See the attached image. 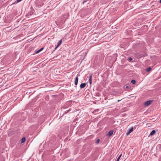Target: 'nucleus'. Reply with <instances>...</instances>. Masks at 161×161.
Masks as SVG:
<instances>
[{
	"instance_id": "nucleus-1",
	"label": "nucleus",
	"mask_w": 161,
	"mask_h": 161,
	"mask_svg": "<svg viewBox=\"0 0 161 161\" xmlns=\"http://www.w3.org/2000/svg\"><path fill=\"white\" fill-rule=\"evenodd\" d=\"M153 101L152 100H148L145 103L144 105L145 106H148L150 104H151L152 102Z\"/></svg>"
},
{
	"instance_id": "nucleus-2",
	"label": "nucleus",
	"mask_w": 161,
	"mask_h": 161,
	"mask_svg": "<svg viewBox=\"0 0 161 161\" xmlns=\"http://www.w3.org/2000/svg\"><path fill=\"white\" fill-rule=\"evenodd\" d=\"M133 127L131 128L129 130L127 131V132L126 133V135L128 136V135L130 133H131L133 131Z\"/></svg>"
},
{
	"instance_id": "nucleus-3",
	"label": "nucleus",
	"mask_w": 161,
	"mask_h": 161,
	"mask_svg": "<svg viewBox=\"0 0 161 161\" xmlns=\"http://www.w3.org/2000/svg\"><path fill=\"white\" fill-rule=\"evenodd\" d=\"M62 42V40H59L57 44V45L56 47H55V49H56L57 48H58L61 44Z\"/></svg>"
},
{
	"instance_id": "nucleus-4",
	"label": "nucleus",
	"mask_w": 161,
	"mask_h": 161,
	"mask_svg": "<svg viewBox=\"0 0 161 161\" xmlns=\"http://www.w3.org/2000/svg\"><path fill=\"white\" fill-rule=\"evenodd\" d=\"M89 80L90 84L91 85L92 83V74L91 75H90Z\"/></svg>"
},
{
	"instance_id": "nucleus-5",
	"label": "nucleus",
	"mask_w": 161,
	"mask_h": 161,
	"mask_svg": "<svg viewBox=\"0 0 161 161\" xmlns=\"http://www.w3.org/2000/svg\"><path fill=\"white\" fill-rule=\"evenodd\" d=\"M86 83H82L80 84V87L81 88H84L86 86Z\"/></svg>"
},
{
	"instance_id": "nucleus-6",
	"label": "nucleus",
	"mask_w": 161,
	"mask_h": 161,
	"mask_svg": "<svg viewBox=\"0 0 161 161\" xmlns=\"http://www.w3.org/2000/svg\"><path fill=\"white\" fill-rule=\"evenodd\" d=\"M78 77L77 76L75 78V85H77L78 82Z\"/></svg>"
},
{
	"instance_id": "nucleus-7",
	"label": "nucleus",
	"mask_w": 161,
	"mask_h": 161,
	"mask_svg": "<svg viewBox=\"0 0 161 161\" xmlns=\"http://www.w3.org/2000/svg\"><path fill=\"white\" fill-rule=\"evenodd\" d=\"M113 133V130L110 131L108 133V135L109 136H111Z\"/></svg>"
},
{
	"instance_id": "nucleus-8",
	"label": "nucleus",
	"mask_w": 161,
	"mask_h": 161,
	"mask_svg": "<svg viewBox=\"0 0 161 161\" xmlns=\"http://www.w3.org/2000/svg\"><path fill=\"white\" fill-rule=\"evenodd\" d=\"M155 133H156V131L155 130H153L150 133V135L151 136H153V135H154Z\"/></svg>"
},
{
	"instance_id": "nucleus-9",
	"label": "nucleus",
	"mask_w": 161,
	"mask_h": 161,
	"mask_svg": "<svg viewBox=\"0 0 161 161\" xmlns=\"http://www.w3.org/2000/svg\"><path fill=\"white\" fill-rule=\"evenodd\" d=\"M25 141V137H23L21 140V143H23Z\"/></svg>"
},
{
	"instance_id": "nucleus-10",
	"label": "nucleus",
	"mask_w": 161,
	"mask_h": 161,
	"mask_svg": "<svg viewBox=\"0 0 161 161\" xmlns=\"http://www.w3.org/2000/svg\"><path fill=\"white\" fill-rule=\"evenodd\" d=\"M43 47H42V48H41L40 49H39V50H38V51H37L36 52V53H39L40 52H41L42 50V49H43Z\"/></svg>"
},
{
	"instance_id": "nucleus-11",
	"label": "nucleus",
	"mask_w": 161,
	"mask_h": 161,
	"mask_svg": "<svg viewBox=\"0 0 161 161\" xmlns=\"http://www.w3.org/2000/svg\"><path fill=\"white\" fill-rule=\"evenodd\" d=\"M122 156V154H120L119 156V157L116 160V161H119V160L120 159V157H121Z\"/></svg>"
},
{
	"instance_id": "nucleus-12",
	"label": "nucleus",
	"mask_w": 161,
	"mask_h": 161,
	"mask_svg": "<svg viewBox=\"0 0 161 161\" xmlns=\"http://www.w3.org/2000/svg\"><path fill=\"white\" fill-rule=\"evenodd\" d=\"M151 69V68L150 67H148L146 69L147 71L148 72Z\"/></svg>"
},
{
	"instance_id": "nucleus-13",
	"label": "nucleus",
	"mask_w": 161,
	"mask_h": 161,
	"mask_svg": "<svg viewBox=\"0 0 161 161\" xmlns=\"http://www.w3.org/2000/svg\"><path fill=\"white\" fill-rule=\"evenodd\" d=\"M131 83L133 84H135L136 83V81L135 80H132L131 81Z\"/></svg>"
},
{
	"instance_id": "nucleus-14",
	"label": "nucleus",
	"mask_w": 161,
	"mask_h": 161,
	"mask_svg": "<svg viewBox=\"0 0 161 161\" xmlns=\"http://www.w3.org/2000/svg\"><path fill=\"white\" fill-rule=\"evenodd\" d=\"M99 142H100V139H98L96 141V144H97L99 143Z\"/></svg>"
},
{
	"instance_id": "nucleus-15",
	"label": "nucleus",
	"mask_w": 161,
	"mask_h": 161,
	"mask_svg": "<svg viewBox=\"0 0 161 161\" xmlns=\"http://www.w3.org/2000/svg\"><path fill=\"white\" fill-rule=\"evenodd\" d=\"M129 61H131L132 60V58H129Z\"/></svg>"
},
{
	"instance_id": "nucleus-16",
	"label": "nucleus",
	"mask_w": 161,
	"mask_h": 161,
	"mask_svg": "<svg viewBox=\"0 0 161 161\" xmlns=\"http://www.w3.org/2000/svg\"><path fill=\"white\" fill-rule=\"evenodd\" d=\"M86 1H84L83 2V3L84 4L85 2H86Z\"/></svg>"
},
{
	"instance_id": "nucleus-17",
	"label": "nucleus",
	"mask_w": 161,
	"mask_h": 161,
	"mask_svg": "<svg viewBox=\"0 0 161 161\" xmlns=\"http://www.w3.org/2000/svg\"><path fill=\"white\" fill-rule=\"evenodd\" d=\"M129 87V86H126V88H128Z\"/></svg>"
},
{
	"instance_id": "nucleus-18",
	"label": "nucleus",
	"mask_w": 161,
	"mask_h": 161,
	"mask_svg": "<svg viewBox=\"0 0 161 161\" xmlns=\"http://www.w3.org/2000/svg\"><path fill=\"white\" fill-rule=\"evenodd\" d=\"M120 101V100H118V102H119Z\"/></svg>"
},
{
	"instance_id": "nucleus-19",
	"label": "nucleus",
	"mask_w": 161,
	"mask_h": 161,
	"mask_svg": "<svg viewBox=\"0 0 161 161\" xmlns=\"http://www.w3.org/2000/svg\"><path fill=\"white\" fill-rule=\"evenodd\" d=\"M160 3H161V0H160Z\"/></svg>"
}]
</instances>
